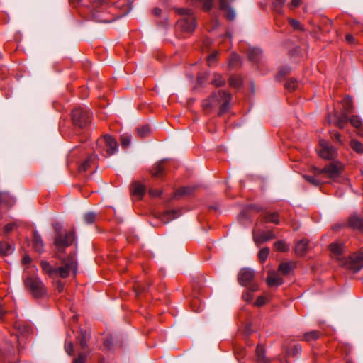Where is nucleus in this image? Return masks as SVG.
I'll return each instance as SVG.
<instances>
[{"label": "nucleus", "mask_w": 363, "mask_h": 363, "mask_svg": "<svg viewBox=\"0 0 363 363\" xmlns=\"http://www.w3.org/2000/svg\"><path fill=\"white\" fill-rule=\"evenodd\" d=\"M113 6L106 0H94L91 3L92 19L99 23H110L115 20L111 14Z\"/></svg>", "instance_id": "f257e3e1"}, {"label": "nucleus", "mask_w": 363, "mask_h": 363, "mask_svg": "<svg viewBox=\"0 0 363 363\" xmlns=\"http://www.w3.org/2000/svg\"><path fill=\"white\" fill-rule=\"evenodd\" d=\"M232 99L231 94L225 91L214 92L208 99L203 101L202 106L204 110L209 111L220 104L218 115L221 116L229 108V104Z\"/></svg>", "instance_id": "f03ea898"}, {"label": "nucleus", "mask_w": 363, "mask_h": 363, "mask_svg": "<svg viewBox=\"0 0 363 363\" xmlns=\"http://www.w3.org/2000/svg\"><path fill=\"white\" fill-rule=\"evenodd\" d=\"M175 11L181 16L177 21V28L183 33H192L197 27V22L192 11L186 8H177Z\"/></svg>", "instance_id": "7ed1b4c3"}, {"label": "nucleus", "mask_w": 363, "mask_h": 363, "mask_svg": "<svg viewBox=\"0 0 363 363\" xmlns=\"http://www.w3.org/2000/svg\"><path fill=\"white\" fill-rule=\"evenodd\" d=\"M118 148V143L115 138L109 135H106L96 142V149L105 157H108L115 153Z\"/></svg>", "instance_id": "20e7f679"}, {"label": "nucleus", "mask_w": 363, "mask_h": 363, "mask_svg": "<svg viewBox=\"0 0 363 363\" xmlns=\"http://www.w3.org/2000/svg\"><path fill=\"white\" fill-rule=\"evenodd\" d=\"M344 165L339 161H334L325 165L323 169H314L316 175L325 174L326 177L335 179L340 177L343 172Z\"/></svg>", "instance_id": "39448f33"}, {"label": "nucleus", "mask_w": 363, "mask_h": 363, "mask_svg": "<svg viewBox=\"0 0 363 363\" xmlns=\"http://www.w3.org/2000/svg\"><path fill=\"white\" fill-rule=\"evenodd\" d=\"M26 288L35 298H40L46 293V289L41 280L36 276H30L24 279Z\"/></svg>", "instance_id": "423d86ee"}, {"label": "nucleus", "mask_w": 363, "mask_h": 363, "mask_svg": "<svg viewBox=\"0 0 363 363\" xmlns=\"http://www.w3.org/2000/svg\"><path fill=\"white\" fill-rule=\"evenodd\" d=\"M72 121L75 127L86 128L91 123V113L84 108H75L72 113Z\"/></svg>", "instance_id": "0eeeda50"}, {"label": "nucleus", "mask_w": 363, "mask_h": 363, "mask_svg": "<svg viewBox=\"0 0 363 363\" xmlns=\"http://www.w3.org/2000/svg\"><path fill=\"white\" fill-rule=\"evenodd\" d=\"M341 265L357 272L363 267V250L354 252L348 259L341 261Z\"/></svg>", "instance_id": "6e6552de"}, {"label": "nucleus", "mask_w": 363, "mask_h": 363, "mask_svg": "<svg viewBox=\"0 0 363 363\" xmlns=\"http://www.w3.org/2000/svg\"><path fill=\"white\" fill-rule=\"evenodd\" d=\"M64 266L56 268V276L59 275L62 278H66L69 276V272H77V264L73 257L69 256L64 261Z\"/></svg>", "instance_id": "1a4fd4ad"}, {"label": "nucleus", "mask_w": 363, "mask_h": 363, "mask_svg": "<svg viewBox=\"0 0 363 363\" xmlns=\"http://www.w3.org/2000/svg\"><path fill=\"white\" fill-rule=\"evenodd\" d=\"M320 149L318 150V155L320 157L326 160H333L337 155L336 149L333 147L330 143L321 139L319 141Z\"/></svg>", "instance_id": "9d476101"}, {"label": "nucleus", "mask_w": 363, "mask_h": 363, "mask_svg": "<svg viewBox=\"0 0 363 363\" xmlns=\"http://www.w3.org/2000/svg\"><path fill=\"white\" fill-rule=\"evenodd\" d=\"M74 240V233H67L64 236L59 235L55 238L54 244L58 251H63L67 247L70 246Z\"/></svg>", "instance_id": "9b49d317"}, {"label": "nucleus", "mask_w": 363, "mask_h": 363, "mask_svg": "<svg viewBox=\"0 0 363 363\" xmlns=\"http://www.w3.org/2000/svg\"><path fill=\"white\" fill-rule=\"evenodd\" d=\"M255 278V272L249 268H242L238 276V280L240 284L243 286L250 285Z\"/></svg>", "instance_id": "f8f14e48"}, {"label": "nucleus", "mask_w": 363, "mask_h": 363, "mask_svg": "<svg viewBox=\"0 0 363 363\" xmlns=\"http://www.w3.org/2000/svg\"><path fill=\"white\" fill-rule=\"evenodd\" d=\"M347 225L353 230L363 231V218L356 213L352 214L348 218Z\"/></svg>", "instance_id": "ddd939ff"}, {"label": "nucleus", "mask_w": 363, "mask_h": 363, "mask_svg": "<svg viewBox=\"0 0 363 363\" xmlns=\"http://www.w3.org/2000/svg\"><path fill=\"white\" fill-rule=\"evenodd\" d=\"M96 155L92 154L78 164V171L80 173L86 172L89 169L96 164Z\"/></svg>", "instance_id": "4468645a"}, {"label": "nucleus", "mask_w": 363, "mask_h": 363, "mask_svg": "<svg viewBox=\"0 0 363 363\" xmlns=\"http://www.w3.org/2000/svg\"><path fill=\"white\" fill-rule=\"evenodd\" d=\"M181 215L179 210H167L160 213L159 218L163 223H168L173 219L178 218Z\"/></svg>", "instance_id": "2eb2a0df"}, {"label": "nucleus", "mask_w": 363, "mask_h": 363, "mask_svg": "<svg viewBox=\"0 0 363 363\" xmlns=\"http://www.w3.org/2000/svg\"><path fill=\"white\" fill-rule=\"evenodd\" d=\"M345 245L340 242H333L329 245V249L333 254V255L340 261V264H341V261L345 258L342 257V253L343 252Z\"/></svg>", "instance_id": "dca6fc26"}, {"label": "nucleus", "mask_w": 363, "mask_h": 363, "mask_svg": "<svg viewBox=\"0 0 363 363\" xmlns=\"http://www.w3.org/2000/svg\"><path fill=\"white\" fill-rule=\"evenodd\" d=\"M309 240L308 239H302L297 242L295 245L294 252L297 256H304L308 249Z\"/></svg>", "instance_id": "f3484780"}, {"label": "nucleus", "mask_w": 363, "mask_h": 363, "mask_svg": "<svg viewBox=\"0 0 363 363\" xmlns=\"http://www.w3.org/2000/svg\"><path fill=\"white\" fill-rule=\"evenodd\" d=\"M32 247L33 250L38 253H42L44 250V243L43 239L36 230L33 232Z\"/></svg>", "instance_id": "a211bd4d"}, {"label": "nucleus", "mask_w": 363, "mask_h": 363, "mask_svg": "<svg viewBox=\"0 0 363 363\" xmlns=\"http://www.w3.org/2000/svg\"><path fill=\"white\" fill-rule=\"evenodd\" d=\"M267 283L269 287L279 286L284 283V280L277 273L269 272L267 278Z\"/></svg>", "instance_id": "6ab92c4d"}, {"label": "nucleus", "mask_w": 363, "mask_h": 363, "mask_svg": "<svg viewBox=\"0 0 363 363\" xmlns=\"http://www.w3.org/2000/svg\"><path fill=\"white\" fill-rule=\"evenodd\" d=\"M165 160H161L158 163L155 164L151 170V174L155 178H160L165 174Z\"/></svg>", "instance_id": "aec40b11"}, {"label": "nucleus", "mask_w": 363, "mask_h": 363, "mask_svg": "<svg viewBox=\"0 0 363 363\" xmlns=\"http://www.w3.org/2000/svg\"><path fill=\"white\" fill-rule=\"evenodd\" d=\"M275 238V235L272 230L262 231L254 235V240L257 244L263 243L267 240H272Z\"/></svg>", "instance_id": "412c9836"}, {"label": "nucleus", "mask_w": 363, "mask_h": 363, "mask_svg": "<svg viewBox=\"0 0 363 363\" xmlns=\"http://www.w3.org/2000/svg\"><path fill=\"white\" fill-rule=\"evenodd\" d=\"M0 203L1 205L10 208L14 204L15 199L9 192L1 191L0 192Z\"/></svg>", "instance_id": "4be33fe9"}, {"label": "nucleus", "mask_w": 363, "mask_h": 363, "mask_svg": "<svg viewBox=\"0 0 363 363\" xmlns=\"http://www.w3.org/2000/svg\"><path fill=\"white\" fill-rule=\"evenodd\" d=\"M256 357L259 363H270V360L265 356V350L262 345L257 346Z\"/></svg>", "instance_id": "5701e85b"}, {"label": "nucleus", "mask_w": 363, "mask_h": 363, "mask_svg": "<svg viewBox=\"0 0 363 363\" xmlns=\"http://www.w3.org/2000/svg\"><path fill=\"white\" fill-rule=\"evenodd\" d=\"M90 338V334L86 330H81L79 335L77 337L78 343L82 349H86L88 347V341Z\"/></svg>", "instance_id": "b1692460"}, {"label": "nucleus", "mask_w": 363, "mask_h": 363, "mask_svg": "<svg viewBox=\"0 0 363 363\" xmlns=\"http://www.w3.org/2000/svg\"><path fill=\"white\" fill-rule=\"evenodd\" d=\"M131 191L133 196L141 199L145 194V186L140 182H135L132 185Z\"/></svg>", "instance_id": "393cba45"}, {"label": "nucleus", "mask_w": 363, "mask_h": 363, "mask_svg": "<svg viewBox=\"0 0 363 363\" xmlns=\"http://www.w3.org/2000/svg\"><path fill=\"white\" fill-rule=\"evenodd\" d=\"M13 245L5 241L0 242V255L7 256L13 252Z\"/></svg>", "instance_id": "a878e982"}, {"label": "nucleus", "mask_w": 363, "mask_h": 363, "mask_svg": "<svg viewBox=\"0 0 363 363\" xmlns=\"http://www.w3.org/2000/svg\"><path fill=\"white\" fill-rule=\"evenodd\" d=\"M40 267L43 272L50 277L56 276V268L52 267L47 261H41Z\"/></svg>", "instance_id": "bb28decb"}, {"label": "nucleus", "mask_w": 363, "mask_h": 363, "mask_svg": "<svg viewBox=\"0 0 363 363\" xmlns=\"http://www.w3.org/2000/svg\"><path fill=\"white\" fill-rule=\"evenodd\" d=\"M194 186H182L178 189L174 194V197L177 198L181 196L191 195L195 190Z\"/></svg>", "instance_id": "cd10ccee"}, {"label": "nucleus", "mask_w": 363, "mask_h": 363, "mask_svg": "<svg viewBox=\"0 0 363 363\" xmlns=\"http://www.w3.org/2000/svg\"><path fill=\"white\" fill-rule=\"evenodd\" d=\"M262 56V50L258 48H252L249 50L248 57L251 62L257 63L259 61Z\"/></svg>", "instance_id": "c85d7f7f"}, {"label": "nucleus", "mask_w": 363, "mask_h": 363, "mask_svg": "<svg viewBox=\"0 0 363 363\" xmlns=\"http://www.w3.org/2000/svg\"><path fill=\"white\" fill-rule=\"evenodd\" d=\"M264 223H279V216L277 213H267L263 217Z\"/></svg>", "instance_id": "c756f323"}, {"label": "nucleus", "mask_w": 363, "mask_h": 363, "mask_svg": "<svg viewBox=\"0 0 363 363\" xmlns=\"http://www.w3.org/2000/svg\"><path fill=\"white\" fill-rule=\"evenodd\" d=\"M322 333L318 330H312L306 333L303 335V340L306 342L315 341L319 339Z\"/></svg>", "instance_id": "7c9ffc66"}, {"label": "nucleus", "mask_w": 363, "mask_h": 363, "mask_svg": "<svg viewBox=\"0 0 363 363\" xmlns=\"http://www.w3.org/2000/svg\"><path fill=\"white\" fill-rule=\"evenodd\" d=\"M274 247L276 250L282 252H286L289 250V245L282 240L275 242Z\"/></svg>", "instance_id": "2f4dec72"}, {"label": "nucleus", "mask_w": 363, "mask_h": 363, "mask_svg": "<svg viewBox=\"0 0 363 363\" xmlns=\"http://www.w3.org/2000/svg\"><path fill=\"white\" fill-rule=\"evenodd\" d=\"M350 147L357 154H363V144L361 142L355 139L351 140Z\"/></svg>", "instance_id": "473e14b6"}, {"label": "nucleus", "mask_w": 363, "mask_h": 363, "mask_svg": "<svg viewBox=\"0 0 363 363\" xmlns=\"http://www.w3.org/2000/svg\"><path fill=\"white\" fill-rule=\"evenodd\" d=\"M343 114L348 115L352 111V102L350 98H345L343 99Z\"/></svg>", "instance_id": "72a5a7b5"}, {"label": "nucleus", "mask_w": 363, "mask_h": 363, "mask_svg": "<svg viewBox=\"0 0 363 363\" xmlns=\"http://www.w3.org/2000/svg\"><path fill=\"white\" fill-rule=\"evenodd\" d=\"M301 346L299 344H295L287 350V354L291 357H296L301 352Z\"/></svg>", "instance_id": "f704fd0d"}, {"label": "nucleus", "mask_w": 363, "mask_h": 363, "mask_svg": "<svg viewBox=\"0 0 363 363\" xmlns=\"http://www.w3.org/2000/svg\"><path fill=\"white\" fill-rule=\"evenodd\" d=\"M138 135L141 138L147 137L150 133V128L148 125H143L137 128Z\"/></svg>", "instance_id": "c9c22d12"}, {"label": "nucleus", "mask_w": 363, "mask_h": 363, "mask_svg": "<svg viewBox=\"0 0 363 363\" xmlns=\"http://www.w3.org/2000/svg\"><path fill=\"white\" fill-rule=\"evenodd\" d=\"M89 354L88 351L79 352L77 357L74 359L72 363H86Z\"/></svg>", "instance_id": "e433bc0d"}, {"label": "nucleus", "mask_w": 363, "mask_h": 363, "mask_svg": "<svg viewBox=\"0 0 363 363\" xmlns=\"http://www.w3.org/2000/svg\"><path fill=\"white\" fill-rule=\"evenodd\" d=\"M298 84L299 82L297 80L290 79L286 82L285 87L288 91H293L298 87Z\"/></svg>", "instance_id": "4c0bfd02"}, {"label": "nucleus", "mask_w": 363, "mask_h": 363, "mask_svg": "<svg viewBox=\"0 0 363 363\" xmlns=\"http://www.w3.org/2000/svg\"><path fill=\"white\" fill-rule=\"evenodd\" d=\"M286 0H274L273 6L275 11L278 13H283V6L285 4Z\"/></svg>", "instance_id": "58836bf2"}, {"label": "nucleus", "mask_w": 363, "mask_h": 363, "mask_svg": "<svg viewBox=\"0 0 363 363\" xmlns=\"http://www.w3.org/2000/svg\"><path fill=\"white\" fill-rule=\"evenodd\" d=\"M348 121L357 129L362 127V121L357 116H352L350 118H348Z\"/></svg>", "instance_id": "ea45409f"}, {"label": "nucleus", "mask_w": 363, "mask_h": 363, "mask_svg": "<svg viewBox=\"0 0 363 363\" xmlns=\"http://www.w3.org/2000/svg\"><path fill=\"white\" fill-rule=\"evenodd\" d=\"M348 122V116L346 114H342V116L337 118L335 125L340 129L343 128L345 125Z\"/></svg>", "instance_id": "a19ab883"}, {"label": "nucleus", "mask_w": 363, "mask_h": 363, "mask_svg": "<svg viewBox=\"0 0 363 363\" xmlns=\"http://www.w3.org/2000/svg\"><path fill=\"white\" fill-rule=\"evenodd\" d=\"M269 254V247H264L261 249L258 254V257L259 261L263 263L264 262Z\"/></svg>", "instance_id": "79ce46f5"}, {"label": "nucleus", "mask_w": 363, "mask_h": 363, "mask_svg": "<svg viewBox=\"0 0 363 363\" xmlns=\"http://www.w3.org/2000/svg\"><path fill=\"white\" fill-rule=\"evenodd\" d=\"M303 177L307 182H308L313 186H318L322 184L321 181L320 179H317V177L315 176L303 175Z\"/></svg>", "instance_id": "37998d69"}, {"label": "nucleus", "mask_w": 363, "mask_h": 363, "mask_svg": "<svg viewBox=\"0 0 363 363\" xmlns=\"http://www.w3.org/2000/svg\"><path fill=\"white\" fill-rule=\"evenodd\" d=\"M212 84L216 86H221L225 84V79L223 77L219 74H215L213 76V79L212 81Z\"/></svg>", "instance_id": "c03bdc74"}, {"label": "nucleus", "mask_w": 363, "mask_h": 363, "mask_svg": "<svg viewBox=\"0 0 363 363\" xmlns=\"http://www.w3.org/2000/svg\"><path fill=\"white\" fill-rule=\"evenodd\" d=\"M231 87L239 88L242 85V79L239 77H231L229 79Z\"/></svg>", "instance_id": "a18cd8bd"}, {"label": "nucleus", "mask_w": 363, "mask_h": 363, "mask_svg": "<svg viewBox=\"0 0 363 363\" xmlns=\"http://www.w3.org/2000/svg\"><path fill=\"white\" fill-rule=\"evenodd\" d=\"M96 214L93 212H88L84 214V220L86 224H92L96 220Z\"/></svg>", "instance_id": "49530a36"}, {"label": "nucleus", "mask_w": 363, "mask_h": 363, "mask_svg": "<svg viewBox=\"0 0 363 363\" xmlns=\"http://www.w3.org/2000/svg\"><path fill=\"white\" fill-rule=\"evenodd\" d=\"M279 270L282 272L283 274H288L291 270V267L289 263H281L279 266Z\"/></svg>", "instance_id": "de8ad7c7"}, {"label": "nucleus", "mask_w": 363, "mask_h": 363, "mask_svg": "<svg viewBox=\"0 0 363 363\" xmlns=\"http://www.w3.org/2000/svg\"><path fill=\"white\" fill-rule=\"evenodd\" d=\"M240 57L237 54H232L229 58V66L233 67L239 64Z\"/></svg>", "instance_id": "09e8293b"}, {"label": "nucleus", "mask_w": 363, "mask_h": 363, "mask_svg": "<svg viewBox=\"0 0 363 363\" xmlns=\"http://www.w3.org/2000/svg\"><path fill=\"white\" fill-rule=\"evenodd\" d=\"M289 24L291 25V26L294 30H303V27L298 21L294 19V18H289Z\"/></svg>", "instance_id": "8fccbe9b"}, {"label": "nucleus", "mask_w": 363, "mask_h": 363, "mask_svg": "<svg viewBox=\"0 0 363 363\" xmlns=\"http://www.w3.org/2000/svg\"><path fill=\"white\" fill-rule=\"evenodd\" d=\"M214 6V0H204L203 9L206 11H210Z\"/></svg>", "instance_id": "3c124183"}, {"label": "nucleus", "mask_w": 363, "mask_h": 363, "mask_svg": "<svg viewBox=\"0 0 363 363\" xmlns=\"http://www.w3.org/2000/svg\"><path fill=\"white\" fill-rule=\"evenodd\" d=\"M65 349L69 356H72L74 354V347L72 342H66Z\"/></svg>", "instance_id": "603ef678"}, {"label": "nucleus", "mask_w": 363, "mask_h": 363, "mask_svg": "<svg viewBox=\"0 0 363 363\" xmlns=\"http://www.w3.org/2000/svg\"><path fill=\"white\" fill-rule=\"evenodd\" d=\"M122 146L124 147H128L130 143V138L129 135H123L121 138Z\"/></svg>", "instance_id": "864d4df0"}, {"label": "nucleus", "mask_w": 363, "mask_h": 363, "mask_svg": "<svg viewBox=\"0 0 363 363\" xmlns=\"http://www.w3.org/2000/svg\"><path fill=\"white\" fill-rule=\"evenodd\" d=\"M219 26V23L217 19H214L212 23L206 26V29L208 31H213Z\"/></svg>", "instance_id": "5fc2aeb1"}, {"label": "nucleus", "mask_w": 363, "mask_h": 363, "mask_svg": "<svg viewBox=\"0 0 363 363\" xmlns=\"http://www.w3.org/2000/svg\"><path fill=\"white\" fill-rule=\"evenodd\" d=\"M302 2V0H291V1L288 4V7L291 10H294L298 8Z\"/></svg>", "instance_id": "6e6d98bb"}, {"label": "nucleus", "mask_w": 363, "mask_h": 363, "mask_svg": "<svg viewBox=\"0 0 363 363\" xmlns=\"http://www.w3.org/2000/svg\"><path fill=\"white\" fill-rule=\"evenodd\" d=\"M217 55L218 52L215 51L208 57L207 63L208 66H211L212 64L215 62Z\"/></svg>", "instance_id": "4d7b16f0"}, {"label": "nucleus", "mask_w": 363, "mask_h": 363, "mask_svg": "<svg viewBox=\"0 0 363 363\" xmlns=\"http://www.w3.org/2000/svg\"><path fill=\"white\" fill-rule=\"evenodd\" d=\"M77 152H78V149L77 148H74V149H73L70 152V153H69V155L68 156V160H67V165L68 166H69L70 162H73V158L77 156Z\"/></svg>", "instance_id": "13d9d810"}, {"label": "nucleus", "mask_w": 363, "mask_h": 363, "mask_svg": "<svg viewBox=\"0 0 363 363\" xmlns=\"http://www.w3.org/2000/svg\"><path fill=\"white\" fill-rule=\"evenodd\" d=\"M69 4L72 7L84 6L83 0H69Z\"/></svg>", "instance_id": "bf43d9fd"}, {"label": "nucleus", "mask_w": 363, "mask_h": 363, "mask_svg": "<svg viewBox=\"0 0 363 363\" xmlns=\"http://www.w3.org/2000/svg\"><path fill=\"white\" fill-rule=\"evenodd\" d=\"M242 298L245 301L250 302L253 298L252 293L247 291L243 294Z\"/></svg>", "instance_id": "052dcab7"}, {"label": "nucleus", "mask_w": 363, "mask_h": 363, "mask_svg": "<svg viewBox=\"0 0 363 363\" xmlns=\"http://www.w3.org/2000/svg\"><path fill=\"white\" fill-rule=\"evenodd\" d=\"M16 225L14 223H8L4 226V231L5 233H8L11 231H12L15 228Z\"/></svg>", "instance_id": "680f3d73"}, {"label": "nucleus", "mask_w": 363, "mask_h": 363, "mask_svg": "<svg viewBox=\"0 0 363 363\" xmlns=\"http://www.w3.org/2000/svg\"><path fill=\"white\" fill-rule=\"evenodd\" d=\"M290 72V69L288 67H284V68H281L279 72H278V76L279 77H283V76H285V75H287L289 74Z\"/></svg>", "instance_id": "e2e57ef3"}, {"label": "nucleus", "mask_w": 363, "mask_h": 363, "mask_svg": "<svg viewBox=\"0 0 363 363\" xmlns=\"http://www.w3.org/2000/svg\"><path fill=\"white\" fill-rule=\"evenodd\" d=\"M149 194L152 197L160 196L162 194V191L159 189H150Z\"/></svg>", "instance_id": "0e129e2a"}, {"label": "nucleus", "mask_w": 363, "mask_h": 363, "mask_svg": "<svg viewBox=\"0 0 363 363\" xmlns=\"http://www.w3.org/2000/svg\"><path fill=\"white\" fill-rule=\"evenodd\" d=\"M343 227H347V223L346 224H344V223H336V224L333 225L332 229H333V231L337 232V231H339Z\"/></svg>", "instance_id": "69168bd1"}, {"label": "nucleus", "mask_w": 363, "mask_h": 363, "mask_svg": "<svg viewBox=\"0 0 363 363\" xmlns=\"http://www.w3.org/2000/svg\"><path fill=\"white\" fill-rule=\"evenodd\" d=\"M247 286H249V291H250L251 293H253L255 291H257L259 289V286L257 284H255V283H251L250 285H248Z\"/></svg>", "instance_id": "338daca9"}, {"label": "nucleus", "mask_w": 363, "mask_h": 363, "mask_svg": "<svg viewBox=\"0 0 363 363\" xmlns=\"http://www.w3.org/2000/svg\"><path fill=\"white\" fill-rule=\"evenodd\" d=\"M265 303V298L262 296H259L255 302L256 306H261Z\"/></svg>", "instance_id": "774afa93"}]
</instances>
